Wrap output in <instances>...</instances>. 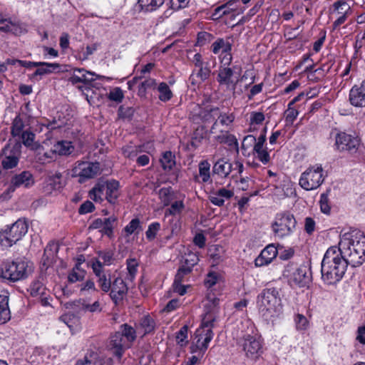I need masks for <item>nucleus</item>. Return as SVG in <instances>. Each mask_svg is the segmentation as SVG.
I'll list each match as a JSON object with an SVG mask.
<instances>
[{
	"mask_svg": "<svg viewBox=\"0 0 365 365\" xmlns=\"http://www.w3.org/2000/svg\"><path fill=\"white\" fill-rule=\"evenodd\" d=\"M211 70L207 66H202L199 68L197 77L200 78L201 81H206L210 75Z\"/></svg>",
	"mask_w": 365,
	"mask_h": 365,
	"instance_id": "64",
	"label": "nucleus"
},
{
	"mask_svg": "<svg viewBox=\"0 0 365 365\" xmlns=\"http://www.w3.org/2000/svg\"><path fill=\"white\" fill-rule=\"evenodd\" d=\"M123 153L125 158L132 159L142 151L141 146L127 145L123 148Z\"/></svg>",
	"mask_w": 365,
	"mask_h": 365,
	"instance_id": "53",
	"label": "nucleus"
},
{
	"mask_svg": "<svg viewBox=\"0 0 365 365\" xmlns=\"http://www.w3.org/2000/svg\"><path fill=\"white\" fill-rule=\"evenodd\" d=\"M159 197L165 206L169 205L174 199L171 187H163L159 190Z\"/></svg>",
	"mask_w": 365,
	"mask_h": 365,
	"instance_id": "42",
	"label": "nucleus"
},
{
	"mask_svg": "<svg viewBox=\"0 0 365 365\" xmlns=\"http://www.w3.org/2000/svg\"><path fill=\"white\" fill-rule=\"evenodd\" d=\"M349 101L355 107H365V87L354 86L349 92Z\"/></svg>",
	"mask_w": 365,
	"mask_h": 365,
	"instance_id": "25",
	"label": "nucleus"
},
{
	"mask_svg": "<svg viewBox=\"0 0 365 365\" xmlns=\"http://www.w3.org/2000/svg\"><path fill=\"white\" fill-rule=\"evenodd\" d=\"M156 81L153 78H148L143 81L139 86L138 93L140 96H144L146 90L148 88H155Z\"/></svg>",
	"mask_w": 365,
	"mask_h": 365,
	"instance_id": "57",
	"label": "nucleus"
},
{
	"mask_svg": "<svg viewBox=\"0 0 365 365\" xmlns=\"http://www.w3.org/2000/svg\"><path fill=\"white\" fill-rule=\"evenodd\" d=\"M337 247L352 267H359L365 261V236L360 231L345 233Z\"/></svg>",
	"mask_w": 365,
	"mask_h": 365,
	"instance_id": "3",
	"label": "nucleus"
},
{
	"mask_svg": "<svg viewBox=\"0 0 365 365\" xmlns=\"http://www.w3.org/2000/svg\"><path fill=\"white\" fill-rule=\"evenodd\" d=\"M25 125L19 115L15 117L11 126V134L14 137H19L25 130Z\"/></svg>",
	"mask_w": 365,
	"mask_h": 365,
	"instance_id": "48",
	"label": "nucleus"
},
{
	"mask_svg": "<svg viewBox=\"0 0 365 365\" xmlns=\"http://www.w3.org/2000/svg\"><path fill=\"white\" fill-rule=\"evenodd\" d=\"M359 145V140L357 138L346 133H338L336 136L335 145L339 151L355 153Z\"/></svg>",
	"mask_w": 365,
	"mask_h": 365,
	"instance_id": "15",
	"label": "nucleus"
},
{
	"mask_svg": "<svg viewBox=\"0 0 365 365\" xmlns=\"http://www.w3.org/2000/svg\"><path fill=\"white\" fill-rule=\"evenodd\" d=\"M104 76L96 75L94 73L86 71L83 68L75 69L73 73L68 78V81L72 84L83 83L85 84L91 83L96 78H103Z\"/></svg>",
	"mask_w": 365,
	"mask_h": 365,
	"instance_id": "21",
	"label": "nucleus"
},
{
	"mask_svg": "<svg viewBox=\"0 0 365 365\" xmlns=\"http://www.w3.org/2000/svg\"><path fill=\"white\" fill-rule=\"evenodd\" d=\"M79 294L81 296H86L93 292H98V288L96 287L95 282L93 279H87L79 285Z\"/></svg>",
	"mask_w": 365,
	"mask_h": 365,
	"instance_id": "40",
	"label": "nucleus"
},
{
	"mask_svg": "<svg viewBox=\"0 0 365 365\" xmlns=\"http://www.w3.org/2000/svg\"><path fill=\"white\" fill-rule=\"evenodd\" d=\"M319 205L321 211L324 214H329L331 207L328 198V194L322 193L320 196Z\"/></svg>",
	"mask_w": 365,
	"mask_h": 365,
	"instance_id": "59",
	"label": "nucleus"
},
{
	"mask_svg": "<svg viewBox=\"0 0 365 365\" xmlns=\"http://www.w3.org/2000/svg\"><path fill=\"white\" fill-rule=\"evenodd\" d=\"M259 309L267 319L277 316L282 309L279 290L271 287L264 289L257 297Z\"/></svg>",
	"mask_w": 365,
	"mask_h": 365,
	"instance_id": "4",
	"label": "nucleus"
},
{
	"mask_svg": "<svg viewBox=\"0 0 365 365\" xmlns=\"http://www.w3.org/2000/svg\"><path fill=\"white\" fill-rule=\"evenodd\" d=\"M71 171L72 176L79 177V182H83L100 175L102 168L98 162L77 161Z\"/></svg>",
	"mask_w": 365,
	"mask_h": 365,
	"instance_id": "11",
	"label": "nucleus"
},
{
	"mask_svg": "<svg viewBox=\"0 0 365 365\" xmlns=\"http://www.w3.org/2000/svg\"><path fill=\"white\" fill-rule=\"evenodd\" d=\"M119 182L115 180H106V192L105 199L110 204H115L120 195Z\"/></svg>",
	"mask_w": 365,
	"mask_h": 365,
	"instance_id": "28",
	"label": "nucleus"
},
{
	"mask_svg": "<svg viewBox=\"0 0 365 365\" xmlns=\"http://www.w3.org/2000/svg\"><path fill=\"white\" fill-rule=\"evenodd\" d=\"M155 327L156 323L155 320L149 315L143 317L136 326L137 331L143 335L153 332Z\"/></svg>",
	"mask_w": 365,
	"mask_h": 365,
	"instance_id": "29",
	"label": "nucleus"
},
{
	"mask_svg": "<svg viewBox=\"0 0 365 365\" xmlns=\"http://www.w3.org/2000/svg\"><path fill=\"white\" fill-rule=\"evenodd\" d=\"M164 3V0H138L137 7L140 11L144 13L156 11Z\"/></svg>",
	"mask_w": 365,
	"mask_h": 365,
	"instance_id": "33",
	"label": "nucleus"
},
{
	"mask_svg": "<svg viewBox=\"0 0 365 365\" xmlns=\"http://www.w3.org/2000/svg\"><path fill=\"white\" fill-rule=\"evenodd\" d=\"M333 13L338 16V18L333 23V28L336 29L340 25L343 24L347 18L351 14L352 10L346 1L339 0L333 4Z\"/></svg>",
	"mask_w": 365,
	"mask_h": 365,
	"instance_id": "17",
	"label": "nucleus"
},
{
	"mask_svg": "<svg viewBox=\"0 0 365 365\" xmlns=\"http://www.w3.org/2000/svg\"><path fill=\"white\" fill-rule=\"evenodd\" d=\"M0 31L17 36L25 33L26 29L19 21H14L11 18H5L0 14Z\"/></svg>",
	"mask_w": 365,
	"mask_h": 365,
	"instance_id": "20",
	"label": "nucleus"
},
{
	"mask_svg": "<svg viewBox=\"0 0 365 365\" xmlns=\"http://www.w3.org/2000/svg\"><path fill=\"white\" fill-rule=\"evenodd\" d=\"M215 135V139L220 143L238 148V142L236 137L228 130L219 128L218 133Z\"/></svg>",
	"mask_w": 365,
	"mask_h": 365,
	"instance_id": "27",
	"label": "nucleus"
},
{
	"mask_svg": "<svg viewBox=\"0 0 365 365\" xmlns=\"http://www.w3.org/2000/svg\"><path fill=\"white\" fill-rule=\"evenodd\" d=\"M233 195V191L223 187L212 192L210 195L209 200L213 205L221 207L224 205L225 200L230 199Z\"/></svg>",
	"mask_w": 365,
	"mask_h": 365,
	"instance_id": "26",
	"label": "nucleus"
},
{
	"mask_svg": "<svg viewBox=\"0 0 365 365\" xmlns=\"http://www.w3.org/2000/svg\"><path fill=\"white\" fill-rule=\"evenodd\" d=\"M19 147L20 146L14 147V149H11L9 147H6L2 150L1 158V165L4 169H11L18 165L21 155Z\"/></svg>",
	"mask_w": 365,
	"mask_h": 365,
	"instance_id": "16",
	"label": "nucleus"
},
{
	"mask_svg": "<svg viewBox=\"0 0 365 365\" xmlns=\"http://www.w3.org/2000/svg\"><path fill=\"white\" fill-rule=\"evenodd\" d=\"M106 192V181L99 180L89 192V197L95 202H102Z\"/></svg>",
	"mask_w": 365,
	"mask_h": 365,
	"instance_id": "32",
	"label": "nucleus"
},
{
	"mask_svg": "<svg viewBox=\"0 0 365 365\" xmlns=\"http://www.w3.org/2000/svg\"><path fill=\"white\" fill-rule=\"evenodd\" d=\"M256 138L252 135L245 136L242 143V149L247 150L254 146Z\"/></svg>",
	"mask_w": 365,
	"mask_h": 365,
	"instance_id": "62",
	"label": "nucleus"
},
{
	"mask_svg": "<svg viewBox=\"0 0 365 365\" xmlns=\"http://www.w3.org/2000/svg\"><path fill=\"white\" fill-rule=\"evenodd\" d=\"M108 98L111 101L120 103L123 98V91L119 87H116L110 91Z\"/></svg>",
	"mask_w": 365,
	"mask_h": 365,
	"instance_id": "60",
	"label": "nucleus"
},
{
	"mask_svg": "<svg viewBox=\"0 0 365 365\" xmlns=\"http://www.w3.org/2000/svg\"><path fill=\"white\" fill-rule=\"evenodd\" d=\"M19 138L26 147H30L33 145L35 134L29 130H25Z\"/></svg>",
	"mask_w": 365,
	"mask_h": 365,
	"instance_id": "56",
	"label": "nucleus"
},
{
	"mask_svg": "<svg viewBox=\"0 0 365 365\" xmlns=\"http://www.w3.org/2000/svg\"><path fill=\"white\" fill-rule=\"evenodd\" d=\"M185 205L182 200L173 202L169 208L165 210V215H176L180 214L184 209Z\"/></svg>",
	"mask_w": 365,
	"mask_h": 365,
	"instance_id": "51",
	"label": "nucleus"
},
{
	"mask_svg": "<svg viewBox=\"0 0 365 365\" xmlns=\"http://www.w3.org/2000/svg\"><path fill=\"white\" fill-rule=\"evenodd\" d=\"M324 169L321 164L309 166L302 174L299 185L305 190H313L319 187L325 180Z\"/></svg>",
	"mask_w": 365,
	"mask_h": 365,
	"instance_id": "7",
	"label": "nucleus"
},
{
	"mask_svg": "<svg viewBox=\"0 0 365 365\" xmlns=\"http://www.w3.org/2000/svg\"><path fill=\"white\" fill-rule=\"evenodd\" d=\"M28 272V267L24 262H6L1 267L0 277L16 282L26 277Z\"/></svg>",
	"mask_w": 365,
	"mask_h": 365,
	"instance_id": "10",
	"label": "nucleus"
},
{
	"mask_svg": "<svg viewBox=\"0 0 365 365\" xmlns=\"http://www.w3.org/2000/svg\"><path fill=\"white\" fill-rule=\"evenodd\" d=\"M218 107L202 108L199 105H194L189 114V119L195 123H211L212 134H217L219 130L217 121Z\"/></svg>",
	"mask_w": 365,
	"mask_h": 365,
	"instance_id": "6",
	"label": "nucleus"
},
{
	"mask_svg": "<svg viewBox=\"0 0 365 365\" xmlns=\"http://www.w3.org/2000/svg\"><path fill=\"white\" fill-rule=\"evenodd\" d=\"M157 90L159 93L158 98L160 101L163 102H167L170 101L173 96L172 91L170 90L168 85L165 82L160 83L158 86Z\"/></svg>",
	"mask_w": 365,
	"mask_h": 365,
	"instance_id": "38",
	"label": "nucleus"
},
{
	"mask_svg": "<svg viewBox=\"0 0 365 365\" xmlns=\"http://www.w3.org/2000/svg\"><path fill=\"white\" fill-rule=\"evenodd\" d=\"M118 218L115 215H111L109 217L103 218L102 230H100V232L106 235L109 238L113 237V230L117 225Z\"/></svg>",
	"mask_w": 365,
	"mask_h": 365,
	"instance_id": "34",
	"label": "nucleus"
},
{
	"mask_svg": "<svg viewBox=\"0 0 365 365\" xmlns=\"http://www.w3.org/2000/svg\"><path fill=\"white\" fill-rule=\"evenodd\" d=\"M187 339V327L183 326L176 333L177 344L181 346H183L186 345L188 342Z\"/></svg>",
	"mask_w": 365,
	"mask_h": 365,
	"instance_id": "55",
	"label": "nucleus"
},
{
	"mask_svg": "<svg viewBox=\"0 0 365 365\" xmlns=\"http://www.w3.org/2000/svg\"><path fill=\"white\" fill-rule=\"evenodd\" d=\"M142 230L140 220L138 218L133 219L123 229L127 236H129L135 232L138 233Z\"/></svg>",
	"mask_w": 365,
	"mask_h": 365,
	"instance_id": "46",
	"label": "nucleus"
},
{
	"mask_svg": "<svg viewBox=\"0 0 365 365\" xmlns=\"http://www.w3.org/2000/svg\"><path fill=\"white\" fill-rule=\"evenodd\" d=\"M94 274L97 277V284L98 287L105 293L108 292L111 289L113 276L109 270L103 269V263L99 260H96L91 264Z\"/></svg>",
	"mask_w": 365,
	"mask_h": 365,
	"instance_id": "14",
	"label": "nucleus"
},
{
	"mask_svg": "<svg viewBox=\"0 0 365 365\" xmlns=\"http://www.w3.org/2000/svg\"><path fill=\"white\" fill-rule=\"evenodd\" d=\"M30 294L34 297H38V296L45 295L46 288L43 287V283L39 280L34 281L30 286Z\"/></svg>",
	"mask_w": 365,
	"mask_h": 365,
	"instance_id": "47",
	"label": "nucleus"
},
{
	"mask_svg": "<svg viewBox=\"0 0 365 365\" xmlns=\"http://www.w3.org/2000/svg\"><path fill=\"white\" fill-rule=\"evenodd\" d=\"M34 184V179L29 171H23L19 174L15 175L11 180V185L14 188L24 187H30Z\"/></svg>",
	"mask_w": 365,
	"mask_h": 365,
	"instance_id": "24",
	"label": "nucleus"
},
{
	"mask_svg": "<svg viewBox=\"0 0 365 365\" xmlns=\"http://www.w3.org/2000/svg\"><path fill=\"white\" fill-rule=\"evenodd\" d=\"M290 281L299 287H308L312 281L310 269L304 265L297 267L292 274Z\"/></svg>",
	"mask_w": 365,
	"mask_h": 365,
	"instance_id": "19",
	"label": "nucleus"
},
{
	"mask_svg": "<svg viewBox=\"0 0 365 365\" xmlns=\"http://www.w3.org/2000/svg\"><path fill=\"white\" fill-rule=\"evenodd\" d=\"M217 121L219 128H227L234 122L235 116L232 113H225L218 108Z\"/></svg>",
	"mask_w": 365,
	"mask_h": 365,
	"instance_id": "37",
	"label": "nucleus"
},
{
	"mask_svg": "<svg viewBox=\"0 0 365 365\" xmlns=\"http://www.w3.org/2000/svg\"><path fill=\"white\" fill-rule=\"evenodd\" d=\"M278 251L274 245H269L262 250L259 255L255 259L256 267H262L270 264L277 256Z\"/></svg>",
	"mask_w": 365,
	"mask_h": 365,
	"instance_id": "22",
	"label": "nucleus"
},
{
	"mask_svg": "<svg viewBox=\"0 0 365 365\" xmlns=\"http://www.w3.org/2000/svg\"><path fill=\"white\" fill-rule=\"evenodd\" d=\"M125 343V341L120 331L115 332L110 337L109 346L115 349L114 354L118 358H120L123 355Z\"/></svg>",
	"mask_w": 365,
	"mask_h": 365,
	"instance_id": "30",
	"label": "nucleus"
},
{
	"mask_svg": "<svg viewBox=\"0 0 365 365\" xmlns=\"http://www.w3.org/2000/svg\"><path fill=\"white\" fill-rule=\"evenodd\" d=\"M218 274L214 272H209L207 275L206 279H205V285L207 288H211L216 284V283L218 281Z\"/></svg>",
	"mask_w": 365,
	"mask_h": 365,
	"instance_id": "61",
	"label": "nucleus"
},
{
	"mask_svg": "<svg viewBox=\"0 0 365 365\" xmlns=\"http://www.w3.org/2000/svg\"><path fill=\"white\" fill-rule=\"evenodd\" d=\"M86 274V270L80 267V264H75L68 274V282L71 284L81 282Z\"/></svg>",
	"mask_w": 365,
	"mask_h": 365,
	"instance_id": "36",
	"label": "nucleus"
},
{
	"mask_svg": "<svg viewBox=\"0 0 365 365\" xmlns=\"http://www.w3.org/2000/svg\"><path fill=\"white\" fill-rule=\"evenodd\" d=\"M219 299L215 297H207L205 305V314L200 328L197 329L195 336V346L191 347V352L199 350L202 354L207 350L208 344L213 337L212 328L216 321L218 312Z\"/></svg>",
	"mask_w": 365,
	"mask_h": 365,
	"instance_id": "1",
	"label": "nucleus"
},
{
	"mask_svg": "<svg viewBox=\"0 0 365 365\" xmlns=\"http://www.w3.org/2000/svg\"><path fill=\"white\" fill-rule=\"evenodd\" d=\"M190 0H170V7L173 10H179L185 8Z\"/></svg>",
	"mask_w": 365,
	"mask_h": 365,
	"instance_id": "63",
	"label": "nucleus"
},
{
	"mask_svg": "<svg viewBox=\"0 0 365 365\" xmlns=\"http://www.w3.org/2000/svg\"><path fill=\"white\" fill-rule=\"evenodd\" d=\"M160 230V224L158 222H152L148 225L145 232V236L148 241H153L155 239L158 232Z\"/></svg>",
	"mask_w": 365,
	"mask_h": 365,
	"instance_id": "50",
	"label": "nucleus"
},
{
	"mask_svg": "<svg viewBox=\"0 0 365 365\" xmlns=\"http://www.w3.org/2000/svg\"><path fill=\"white\" fill-rule=\"evenodd\" d=\"M120 332L125 338V341L126 340L128 342H133L136 339V330L127 324L120 326Z\"/></svg>",
	"mask_w": 365,
	"mask_h": 365,
	"instance_id": "41",
	"label": "nucleus"
},
{
	"mask_svg": "<svg viewBox=\"0 0 365 365\" xmlns=\"http://www.w3.org/2000/svg\"><path fill=\"white\" fill-rule=\"evenodd\" d=\"M128 286L120 277L113 276L110 297L115 304L121 301L128 292Z\"/></svg>",
	"mask_w": 365,
	"mask_h": 365,
	"instance_id": "18",
	"label": "nucleus"
},
{
	"mask_svg": "<svg viewBox=\"0 0 365 365\" xmlns=\"http://www.w3.org/2000/svg\"><path fill=\"white\" fill-rule=\"evenodd\" d=\"M296 224L297 221L294 215L290 212H284L276 215L272 228L275 237L283 238L294 232Z\"/></svg>",
	"mask_w": 365,
	"mask_h": 365,
	"instance_id": "9",
	"label": "nucleus"
},
{
	"mask_svg": "<svg viewBox=\"0 0 365 365\" xmlns=\"http://www.w3.org/2000/svg\"><path fill=\"white\" fill-rule=\"evenodd\" d=\"M232 170V164L230 162L225 160L224 158L218 159L215 163L212 168L213 173L222 178H226L228 176Z\"/></svg>",
	"mask_w": 365,
	"mask_h": 365,
	"instance_id": "31",
	"label": "nucleus"
},
{
	"mask_svg": "<svg viewBox=\"0 0 365 365\" xmlns=\"http://www.w3.org/2000/svg\"><path fill=\"white\" fill-rule=\"evenodd\" d=\"M128 269V280L133 281L138 272V262L135 258L128 259L126 261Z\"/></svg>",
	"mask_w": 365,
	"mask_h": 365,
	"instance_id": "44",
	"label": "nucleus"
},
{
	"mask_svg": "<svg viewBox=\"0 0 365 365\" xmlns=\"http://www.w3.org/2000/svg\"><path fill=\"white\" fill-rule=\"evenodd\" d=\"M160 163L165 170H170L175 165V156L170 151H167L163 155Z\"/></svg>",
	"mask_w": 365,
	"mask_h": 365,
	"instance_id": "45",
	"label": "nucleus"
},
{
	"mask_svg": "<svg viewBox=\"0 0 365 365\" xmlns=\"http://www.w3.org/2000/svg\"><path fill=\"white\" fill-rule=\"evenodd\" d=\"M97 356L98 354L95 351H88L83 358L78 359L74 365H91L93 361L96 359Z\"/></svg>",
	"mask_w": 365,
	"mask_h": 365,
	"instance_id": "54",
	"label": "nucleus"
},
{
	"mask_svg": "<svg viewBox=\"0 0 365 365\" xmlns=\"http://www.w3.org/2000/svg\"><path fill=\"white\" fill-rule=\"evenodd\" d=\"M47 184L52 190H59L63 186L62 181V175L61 173H56L49 176L47 179Z\"/></svg>",
	"mask_w": 365,
	"mask_h": 365,
	"instance_id": "43",
	"label": "nucleus"
},
{
	"mask_svg": "<svg viewBox=\"0 0 365 365\" xmlns=\"http://www.w3.org/2000/svg\"><path fill=\"white\" fill-rule=\"evenodd\" d=\"M230 65L220 64L218 68L217 81L220 86L225 88L227 91L235 93L239 78L235 76V72L230 67Z\"/></svg>",
	"mask_w": 365,
	"mask_h": 365,
	"instance_id": "12",
	"label": "nucleus"
},
{
	"mask_svg": "<svg viewBox=\"0 0 365 365\" xmlns=\"http://www.w3.org/2000/svg\"><path fill=\"white\" fill-rule=\"evenodd\" d=\"M29 225L26 220L19 219L0 230V245L10 247L27 233Z\"/></svg>",
	"mask_w": 365,
	"mask_h": 365,
	"instance_id": "5",
	"label": "nucleus"
},
{
	"mask_svg": "<svg viewBox=\"0 0 365 365\" xmlns=\"http://www.w3.org/2000/svg\"><path fill=\"white\" fill-rule=\"evenodd\" d=\"M349 262L338 247H329L324 254L322 262V277L328 284H334L344 277Z\"/></svg>",
	"mask_w": 365,
	"mask_h": 365,
	"instance_id": "2",
	"label": "nucleus"
},
{
	"mask_svg": "<svg viewBox=\"0 0 365 365\" xmlns=\"http://www.w3.org/2000/svg\"><path fill=\"white\" fill-rule=\"evenodd\" d=\"M210 164L207 160L199 163V175L203 182H207L210 178Z\"/></svg>",
	"mask_w": 365,
	"mask_h": 365,
	"instance_id": "49",
	"label": "nucleus"
},
{
	"mask_svg": "<svg viewBox=\"0 0 365 365\" xmlns=\"http://www.w3.org/2000/svg\"><path fill=\"white\" fill-rule=\"evenodd\" d=\"M74 150L75 148L71 141L61 140L53 145V152L59 155H69Z\"/></svg>",
	"mask_w": 365,
	"mask_h": 365,
	"instance_id": "35",
	"label": "nucleus"
},
{
	"mask_svg": "<svg viewBox=\"0 0 365 365\" xmlns=\"http://www.w3.org/2000/svg\"><path fill=\"white\" fill-rule=\"evenodd\" d=\"M192 257L195 259H191L192 262L190 264V265L182 266L178 269V272L175 277L174 283H182L184 277L191 272L192 267L196 264L197 261V258L195 256Z\"/></svg>",
	"mask_w": 365,
	"mask_h": 365,
	"instance_id": "39",
	"label": "nucleus"
},
{
	"mask_svg": "<svg viewBox=\"0 0 365 365\" xmlns=\"http://www.w3.org/2000/svg\"><path fill=\"white\" fill-rule=\"evenodd\" d=\"M59 64L57 63H47V62H38V68L34 73L29 76V78L32 81H39L42 76L53 73L56 69L59 68Z\"/></svg>",
	"mask_w": 365,
	"mask_h": 365,
	"instance_id": "23",
	"label": "nucleus"
},
{
	"mask_svg": "<svg viewBox=\"0 0 365 365\" xmlns=\"http://www.w3.org/2000/svg\"><path fill=\"white\" fill-rule=\"evenodd\" d=\"M292 106V105L289 104L288 108L284 113L286 125H292L299 114L297 110Z\"/></svg>",
	"mask_w": 365,
	"mask_h": 365,
	"instance_id": "58",
	"label": "nucleus"
},
{
	"mask_svg": "<svg viewBox=\"0 0 365 365\" xmlns=\"http://www.w3.org/2000/svg\"><path fill=\"white\" fill-rule=\"evenodd\" d=\"M232 46L228 38H219L212 43L211 51L213 53L218 55L220 64H231L232 61Z\"/></svg>",
	"mask_w": 365,
	"mask_h": 365,
	"instance_id": "13",
	"label": "nucleus"
},
{
	"mask_svg": "<svg viewBox=\"0 0 365 365\" xmlns=\"http://www.w3.org/2000/svg\"><path fill=\"white\" fill-rule=\"evenodd\" d=\"M294 322L298 331H306L309 328V321L302 314H297L296 315Z\"/></svg>",
	"mask_w": 365,
	"mask_h": 365,
	"instance_id": "52",
	"label": "nucleus"
},
{
	"mask_svg": "<svg viewBox=\"0 0 365 365\" xmlns=\"http://www.w3.org/2000/svg\"><path fill=\"white\" fill-rule=\"evenodd\" d=\"M246 358L256 361L263 353V345L257 334H245L238 341Z\"/></svg>",
	"mask_w": 365,
	"mask_h": 365,
	"instance_id": "8",
	"label": "nucleus"
}]
</instances>
